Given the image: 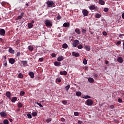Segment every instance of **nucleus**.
Instances as JSON below:
<instances>
[{"label":"nucleus","instance_id":"56","mask_svg":"<svg viewBox=\"0 0 124 124\" xmlns=\"http://www.w3.org/2000/svg\"><path fill=\"white\" fill-rule=\"evenodd\" d=\"M123 35H124V34H120L119 35V37L120 38H123Z\"/></svg>","mask_w":124,"mask_h":124},{"label":"nucleus","instance_id":"18","mask_svg":"<svg viewBox=\"0 0 124 124\" xmlns=\"http://www.w3.org/2000/svg\"><path fill=\"white\" fill-rule=\"evenodd\" d=\"M17 101V97H13L11 101L13 103L16 102Z\"/></svg>","mask_w":124,"mask_h":124},{"label":"nucleus","instance_id":"64","mask_svg":"<svg viewBox=\"0 0 124 124\" xmlns=\"http://www.w3.org/2000/svg\"><path fill=\"white\" fill-rule=\"evenodd\" d=\"M31 23L32 24H34V20H32Z\"/></svg>","mask_w":124,"mask_h":124},{"label":"nucleus","instance_id":"24","mask_svg":"<svg viewBox=\"0 0 124 124\" xmlns=\"http://www.w3.org/2000/svg\"><path fill=\"white\" fill-rule=\"evenodd\" d=\"M73 56H75V57H79V53H76L75 52H72Z\"/></svg>","mask_w":124,"mask_h":124},{"label":"nucleus","instance_id":"59","mask_svg":"<svg viewBox=\"0 0 124 124\" xmlns=\"http://www.w3.org/2000/svg\"><path fill=\"white\" fill-rule=\"evenodd\" d=\"M94 77H96V78L98 77V74H95L94 75Z\"/></svg>","mask_w":124,"mask_h":124},{"label":"nucleus","instance_id":"60","mask_svg":"<svg viewBox=\"0 0 124 124\" xmlns=\"http://www.w3.org/2000/svg\"><path fill=\"white\" fill-rule=\"evenodd\" d=\"M105 63H106V64H108L109 63V61H106Z\"/></svg>","mask_w":124,"mask_h":124},{"label":"nucleus","instance_id":"25","mask_svg":"<svg viewBox=\"0 0 124 124\" xmlns=\"http://www.w3.org/2000/svg\"><path fill=\"white\" fill-rule=\"evenodd\" d=\"M9 53H11V54H14V50L12 49V48L10 47L9 49Z\"/></svg>","mask_w":124,"mask_h":124},{"label":"nucleus","instance_id":"28","mask_svg":"<svg viewBox=\"0 0 124 124\" xmlns=\"http://www.w3.org/2000/svg\"><path fill=\"white\" fill-rule=\"evenodd\" d=\"M3 124H9V121L7 119H5L3 121Z\"/></svg>","mask_w":124,"mask_h":124},{"label":"nucleus","instance_id":"58","mask_svg":"<svg viewBox=\"0 0 124 124\" xmlns=\"http://www.w3.org/2000/svg\"><path fill=\"white\" fill-rule=\"evenodd\" d=\"M57 81L59 83H61V82H62V80L61 79H57Z\"/></svg>","mask_w":124,"mask_h":124},{"label":"nucleus","instance_id":"31","mask_svg":"<svg viewBox=\"0 0 124 124\" xmlns=\"http://www.w3.org/2000/svg\"><path fill=\"white\" fill-rule=\"evenodd\" d=\"M28 49H29V51H33V47H32L31 46H28Z\"/></svg>","mask_w":124,"mask_h":124},{"label":"nucleus","instance_id":"21","mask_svg":"<svg viewBox=\"0 0 124 124\" xmlns=\"http://www.w3.org/2000/svg\"><path fill=\"white\" fill-rule=\"evenodd\" d=\"M69 26H70V24H69V23L65 22L63 24V27H64V28H67L69 27Z\"/></svg>","mask_w":124,"mask_h":124},{"label":"nucleus","instance_id":"62","mask_svg":"<svg viewBox=\"0 0 124 124\" xmlns=\"http://www.w3.org/2000/svg\"><path fill=\"white\" fill-rule=\"evenodd\" d=\"M9 121L11 123H12V122H13V120L12 119H9Z\"/></svg>","mask_w":124,"mask_h":124},{"label":"nucleus","instance_id":"11","mask_svg":"<svg viewBox=\"0 0 124 124\" xmlns=\"http://www.w3.org/2000/svg\"><path fill=\"white\" fill-rule=\"evenodd\" d=\"M117 62H120V63H123V62H124V60L121 57H119L117 59Z\"/></svg>","mask_w":124,"mask_h":124},{"label":"nucleus","instance_id":"26","mask_svg":"<svg viewBox=\"0 0 124 124\" xmlns=\"http://www.w3.org/2000/svg\"><path fill=\"white\" fill-rule=\"evenodd\" d=\"M28 28L29 29H31V28H32L33 27V25L31 23H28Z\"/></svg>","mask_w":124,"mask_h":124},{"label":"nucleus","instance_id":"9","mask_svg":"<svg viewBox=\"0 0 124 124\" xmlns=\"http://www.w3.org/2000/svg\"><path fill=\"white\" fill-rule=\"evenodd\" d=\"M24 12H22L20 14V16H18L17 18H16V20L17 21V20H21L22 18H23V16H24Z\"/></svg>","mask_w":124,"mask_h":124},{"label":"nucleus","instance_id":"7","mask_svg":"<svg viewBox=\"0 0 124 124\" xmlns=\"http://www.w3.org/2000/svg\"><path fill=\"white\" fill-rule=\"evenodd\" d=\"M16 61L15 59H13V58H10L9 60V63H11V64H14V63H15L16 62Z\"/></svg>","mask_w":124,"mask_h":124},{"label":"nucleus","instance_id":"16","mask_svg":"<svg viewBox=\"0 0 124 124\" xmlns=\"http://www.w3.org/2000/svg\"><path fill=\"white\" fill-rule=\"evenodd\" d=\"M28 74L31 77V78H34V73L33 72H30Z\"/></svg>","mask_w":124,"mask_h":124},{"label":"nucleus","instance_id":"33","mask_svg":"<svg viewBox=\"0 0 124 124\" xmlns=\"http://www.w3.org/2000/svg\"><path fill=\"white\" fill-rule=\"evenodd\" d=\"M100 17H101V15H100V14L98 13L96 14L95 18H100Z\"/></svg>","mask_w":124,"mask_h":124},{"label":"nucleus","instance_id":"2","mask_svg":"<svg viewBox=\"0 0 124 124\" xmlns=\"http://www.w3.org/2000/svg\"><path fill=\"white\" fill-rule=\"evenodd\" d=\"M45 24L46 26V27H52V23H51V21L49 20H46L45 22Z\"/></svg>","mask_w":124,"mask_h":124},{"label":"nucleus","instance_id":"8","mask_svg":"<svg viewBox=\"0 0 124 124\" xmlns=\"http://www.w3.org/2000/svg\"><path fill=\"white\" fill-rule=\"evenodd\" d=\"M82 14H83L84 16H88L89 15V12L86 9H84L82 11Z\"/></svg>","mask_w":124,"mask_h":124},{"label":"nucleus","instance_id":"12","mask_svg":"<svg viewBox=\"0 0 124 124\" xmlns=\"http://www.w3.org/2000/svg\"><path fill=\"white\" fill-rule=\"evenodd\" d=\"M6 96L8 97L9 99H11V93H10V92H7L6 93Z\"/></svg>","mask_w":124,"mask_h":124},{"label":"nucleus","instance_id":"19","mask_svg":"<svg viewBox=\"0 0 124 124\" xmlns=\"http://www.w3.org/2000/svg\"><path fill=\"white\" fill-rule=\"evenodd\" d=\"M61 64H62V63H61V62H54V65L55 66H60Z\"/></svg>","mask_w":124,"mask_h":124},{"label":"nucleus","instance_id":"3","mask_svg":"<svg viewBox=\"0 0 124 124\" xmlns=\"http://www.w3.org/2000/svg\"><path fill=\"white\" fill-rule=\"evenodd\" d=\"M86 104L88 106H91L92 104H93V100L92 99H87L86 100Z\"/></svg>","mask_w":124,"mask_h":124},{"label":"nucleus","instance_id":"4","mask_svg":"<svg viewBox=\"0 0 124 124\" xmlns=\"http://www.w3.org/2000/svg\"><path fill=\"white\" fill-rule=\"evenodd\" d=\"M79 44V40H75L74 42H73V46L74 47H77V46Z\"/></svg>","mask_w":124,"mask_h":124},{"label":"nucleus","instance_id":"1","mask_svg":"<svg viewBox=\"0 0 124 124\" xmlns=\"http://www.w3.org/2000/svg\"><path fill=\"white\" fill-rule=\"evenodd\" d=\"M46 4L48 7H56V5L54 3V1L52 0L46 1Z\"/></svg>","mask_w":124,"mask_h":124},{"label":"nucleus","instance_id":"36","mask_svg":"<svg viewBox=\"0 0 124 124\" xmlns=\"http://www.w3.org/2000/svg\"><path fill=\"white\" fill-rule=\"evenodd\" d=\"M83 98H84L85 99H88V98H91V96L86 95L85 96L83 97Z\"/></svg>","mask_w":124,"mask_h":124},{"label":"nucleus","instance_id":"49","mask_svg":"<svg viewBox=\"0 0 124 124\" xmlns=\"http://www.w3.org/2000/svg\"><path fill=\"white\" fill-rule=\"evenodd\" d=\"M56 56H57V55H56V54H55V53H52L51 54V56L52 57V58H56Z\"/></svg>","mask_w":124,"mask_h":124},{"label":"nucleus","instance_id":"53","mask_svg":"<svg viewBox=\"0 0 124 124\" xmlns=\"http://www.w3.org/2000/svg\"><path fill=\"white\" fill-rule=\"evenodd\" d=\"M103 35L106 36V35H107L108 34H107V32H106V31H103Z\"/></svg>","mask_w":124,"mask_h":124},{"label":"nucleus","instance_id":"5","mask_svg":"<svg viewBox=\"0 0 124 124\" xmlns=\"http://www.w3.org/2000/svg\"><path fill=\"white\" fill-rule=\"evenodd\" d=\"M0 35H2V36L5 35V30L4 29H0Z\"/></svg>","mask_w":124,"mask_h":124},{"label":"nucleus","instance_id":"41","mask_svg":"<svg viewBox=\"0 0 124 124\" xmlns=\"http://www.w3.org/2000/svg\"><path fill=\"white\" fill-rule=\"evenodd\" d=\"M1 5L2 6H5V5H6V2H4V1L2 2Z\"/></svg>","mask_w":124,"mask_h":124},{"label":"nucleus","instance_id":"17","mask_svg":"<svg viewBox=\"0 0 124 124\" xmlns=\"http://www.w3.org/2000/svg\"><path fill=\"white\" fill-rule=\"evenodd\" d=\"M98 3L101 5H104L105 4V2L103 0H99Z\"/></svg>","mask_w":124,"mask_h":124},{"label":"nucleus","instance_id":"29","mask_svg":"<svg viewBox=\"0 0 124 124\" xmlns=\"http://www.w3.org/2000/svg\"><path fill=\"white\" fill-rule=\"evenodd\" d=\"M82 93L80 92H78L76 93V95L77 96H81Z\"/></svg>","mask_w":124,"mask_h":124},{"label":"nucleus","instance_id":"32","mask_svg":"<svg viewBox=\"0 0 124 124\" xmlns=\"http://www.w3.org/2000/svg\"><path fill=\"white\" fill-rule=\"evenodd\" d=\"M18 77H19V78H20L21 79H22V78H24V76H23V74L19 73L18 74Z\"/></svg>","mask_w":124,"mask_h":124},{"label":"nucleus","instance_id":"47","mask_svg":"<svg viewBox=\"0 0 124 124\" xmlns=\"http://www.w3.org/2000/svg\"><path fill=\"white\" fill-rule=\"evenodd\" d=\"M62 103H63V104L64 105H66V104H67V102H66V100L62 101Z\"/></svg>","mask_w":124,"mask_h":124},{"label":"nucleus","instance_id":"45","mask_svg":"<svg viewBox=\"0 0 124 124\" xmlns=\"http://www.w3.org/2000/svg\"><path fill=\"white\" fill-rule=\"evenodd\" d=\"M78 49H83V46L79 45L78 46Z\"/></svg>","mask_w":124,"mask_h":124},{"label":"nucleus","instance_id":"57","mask_svg":"<svg viewBox=\"0 0 124 124\" xmlns=\"http://www.w3.org/2000/svg\"><path fill=\"white\" fill-rule=\"evenodd\" d=\"M20 52H17V54H16V56H17V57H20Z\"/></svg>","mask_w":124,"mask_h":124},{"label":"nucleus","instance_id":"38","mask_svg":"<svg viewBox=\"0 0 124 124\" xmlns=\"http://www.w3.org/2000/svg\"><path fill=\"white\" fill-rule=\"evenodd\" d=\"M27 115L28 119H31V118H32V117L31 116V114L28 113Z\"/></svg>","mask_w":124,"mask_h":124},{"label":"nucleus","instance_id":"52","mask_svg":"<svg viewBox=\"0 0 124 124\" xmlns=\"http://www.w3.org/2000/svg\"><path fill=\"white\" fill-rule=\"evenodd\" d=\"M57 20H61V16H57Z\"/></svg>","mask_w":124,"mask_h":124},{"label":"nucleus","instance_id":"43","mask_svg":"<svg viewBox=\"0 0 124 124\" xmlns=\"http://www.w3.org/2000/svg\"><path fill=\"white\" fill-rule=\"evenodd\" d=\"M118 102H119V103H122L123 102V100L121 98H119L118 99Z\"/></svg>","mask_w":124,"mask_h":124},{"label":"nucleus","instance_id":"63","mask_svg":"<svg viewBox=\"0 0 124 124\" xmlns=\"http://www.w3.org/2000/svg\"><path fill=\"white\" fill-rule=\"evenodd\" d=\"M78 123L81 124H82V121H78Z\"/></svg>","mask_w":124,"mask_h":124},{"label":"nucleus","instance_id":"35","mask_svg":"<svg viewBox=\"0 0 124 124\" xmlns=\"http://www.w3.org/2000/svg\"><path fill=\"white\" fill-rule=\"evenodd\" d=\"M70 88V85H68L65 87L66 91L67 92L68 91V90H69V88Z\"/></svg>","mask_w":124,"mask_h":124},{"label":"nucleus","instance_id":"23","mask_svg":"<svg viewBox=\"0 0 124 124\" xmlns=\"http://www.w3.org/2000/svg\"><path fill=\"white\" fill-rule=\"evenodd\" d=\"M75 31L78 34H80L81 33V31H80V30H79V29L78 28H77L76 29H75Z\"/></svg>","mask_w":124,"mask_h":124},{"label":"nucleus","instance_id":"51","mask_svg":"<svg viewBox=\"0 0 124 124\" xmlns=\"http://www.w3.org/2000/svg\"><path fill=\"white\" fill-rule=\"evenodd\" d=\"M37 105H39V106L40 107H43V106H42V105H41V104H40V103H39L38 102H37Z\"/></svg>","mask_w":124,"mask_h":124},{"label":"nucleus","instance_id":"15","mask_svg":"<svg viewBox=\"0 0 124 124\" xmlns=\"http://www.w3.org/2000/svg\"><path fill=\"white\" fill-rule=\"evenodd\" d=\"M58 62H62V61H63V57L60 56L57 58Z\"/></svg>","mask_w":124,"mask_h":124},{"label":"nucleus","instance_id":"27","mask_svg":"<svg viewBox=\"0 0 124 124\" xmlns=\"http://www.w3.org/2000/svg\"><path fill=\"white\" fill-rule=\"evenodd\" d=\"M67 47H68V46L67 45V44L65 43L63 44L62 48H63L64 49H66Z\"/></svg>","mask_w":124,"mask_h":124},{"label":"nucleus","instance_id":"22","mask_svg":"<svg viewBox=\"0 0 124 124\" xmlns=\"http://www.w3.org/2000/svg\"><path fill=\"white\" fill-rule=\"evenodd\" d=\"M84 49H85L86 51H91V46H86L84 47Z\"/></svg>","mask_w":124,"mask_h":124},{"label":"nucleus","instance_id":"20","mask_svg":"<svg viewBox=\"0 0 124 124\" xmlns=\"http://www.w3.org/2000/svg\"><path fill=\"white\" fill-rule=\"evenodd\" d=\"M88 80L89 83H93V82H94V79L92 78H89Z\"/></svg>","mask_w":124,"mask_h":124},{"label":"nucleus","instance_id":"14","mask_svg":"<svg viewBox=\"0 0 124 124\" xmlns=\"http://www.w3.org/2000/svg\"><path fill=\"white\" fill-rule=\"evenodd\" d=\"M60 75H67V72H66V71H61L60 72Z\"/></svg>","mask_w":124,"mask_h":124},{"label":"nucleus","instance_id":"61","mask_svg":"<svg viewBox=\"0 0 124 124\" xmlns=\"http://www.w3.org/2000/svg\"><path fill=\"white\" fill-rule=\"evenodd\" d=\"M110 108H111V109H113V108H114V106L111 105V106H110Z\"/></svg>","mask_w":124,"mask_h":124},{"label":"nucleus","instance_id":"42","mask_svg":"<svg viewBox=\"0 0 124 124\" xmlns=\"http://www.w3.org/2000/svg\"><path fill=\"white\" fill-rule=\"evenodd\" d=\"M104 11H105V12H108V11H109V9L108 8H105L104 9Z\"/></svg>","mask_w":124,"mask_h":124},{"label":"nucleus","instance_id":"44","mask_svg":"<svg viewBox=\"0 0 124 124\" xmlns=\"http://www.w3.org/2000/svg\"><path fill=\"white\" fill-rule=\"evenodd\" d=\"M82 33H86V32H87V30H86L84 29H82Z\"/></svg>","mask_w":124,"mask_h":124},{"label":"nucleus","instance_id":"37","mask_svg":"<svg viewBox=\"0 0 124 124\" xmlns=\"http://www.w3.org/2000/svg\"><path fill=\"white\" fill-rule=\"evenodd\" d=\"M22 107H23V104H22V103H19L18 104V108H22Z\"/></svg>","mask_w":124,"mask_h":124},{"label":"nucleus","instance_id":"54","mask_svg":"<svg viewBox=\"0 0 124 124\" xmlns=\"http://www.w3.org/2000/svg\"><path fill=\"white\" fill-rule=\"evenodd\" d=\"M121 43H122V42H121V41H118V42H117V44L118 45H121Z\"/></svg>","mask_w":124,"mask_h":124},{"label":"nucleus","instance_id":"55","mask_svg":"<svg viewBox=\"0 0 124 124\" xmlns=\"http://www.w3.org/2000/svg\"><path fill=\"white\" fill-rule=\"evenodd\" d=\"M61 122H64V121H65V119H64V118H61Z\"/></svg>","mask_w":124,"mask_h":124},{"label":"nucleus","instance_id":"40","mask_svg":"<svg viewBox=\"0 0 124 124\" xmlns=\"http://www.w3.org/2000/svg\"><path fill=\"white\" fill-rule=\"evenodd\" d=\"M20 94L21 96H24V95L25 94V92L21 91L20 93Z\"/></svg>","mask_w":124,"mask_h":124},{"label":"nucleus","instance_id":"34","mask_svg":"<svg viewBox=\"0 0 124 124\" xmlns=\"http://www.w3.org/2000/svg\"><path fill=\"white\" fill-rule=\"evenodd\" d=\"M32 116H33V117H36V116H37V112H33L32 113Z\"/></svg>","mask_w":124,"mask_h":124},{"label":"nucleus","instance_id":"6","mask_svg":"<svg viewBox=\"0 0 124 124\" xmlns=\"http://www.w3.org/2000/svg\"><path fill=\"white\" fill-rule=\"evenodd\" d=\"M0 116L2 118H5V117L7 116V114L4 111H2L0 112Z\"/></svg>","mask_w":124,"mask_h":124},{"label":"nucleus","instance_id":"39","mask_svg":"<svg viewBox=\"0 0 124 124\" xmlns=\"http://www.w3.org/2000/svg\"><path fill=\"white\" fill-rule=\"evenodd\" d=\"M51 121H52V119L51 118H48V119L46 120V122L47 123H50V122H51Z\"/></svg>","mask_w":124,"mask_h":124},{"label":"nucleus","instance_id":"50","mask_svg":"<svg viewBox=\"0 0 124 124\" xmlns=\"http://www.w3.org/2000/svg\"><path fill=\"white\" fill-rule=\"evenodd\" d=\"M74 115L75 116H79V113L78 112H75Z\"/></svg>","mask_w":124,"mask_h":124},{"label":"nucleus","instance_id":"46","mask_svg":"<svg viewBox=\"0 0 124 124\" xmlns=\"http://www.w3.org/2000/svg\"><path fill=\"white\" fill-rule=\"evenodd\" d=\"M4 66H7V62H6V60H4Z\"/></svg>","mask_w":124,"mask_h":124},{"label":"nucleus","instance_id":"10","mask_svg":"<svg viewBox=\"0 0 124 124\" xmlns=\"http://www.w3.org/2000/svg\"><path fill=\"white\" fill-rule=\"evenodd\" d=\"M21 63L23 66H28V62L27 61H22L21 62Z\"/></svg>","mask_w":124,"mask_h":124},{"label":"nucleus","instance_id":"13","mask_svg":"<svg viewBox=\"0 0 124 124\" xmlns=\"http://www.w3.org/2000/svg\"><path fill=\"white\" fill-rule=\"evenodd\" d=\"M89 9H90V10H95L96 7H95V5H92L89 7Z\"/></svg>","mask_w":124,"mask_h":124},{"label":"nucleus","instance_id":"48","mask_svg":"<svg viewBox=\"0 0 124 124\" xmlns=\"http://www.w3.org/2000/svg\"><path fill=\"white\" fill-rule=\"evenodd\" d=\"M44 60V58L43 57L40 58L39 59V62H43Z\"/></svg>","mask_w":124,"mask_h":124},{"label":"nucleus","instance_id":"30","mask_svg":"<svg viewBox=\"0 0 124 124\" xmlns=\"http://www.w3.org/2000/svg\"><path fill=\"white\" fill-rule=\"evenodd\" d=\"M83 63L85 65H86V64H87V63H88V61H87V59H86V58H84L83 59Z\"/></svg>","mask_w":124,"mask_h":124}]
</instances>
